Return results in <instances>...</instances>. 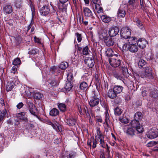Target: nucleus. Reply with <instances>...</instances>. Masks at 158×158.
I'll return each instance as SVG.
<instances>
[{
  "mask_svg": "<svg viewBox=\"0 0 158 158\" xmlns=\"http://www.w3.org/2000/svg\"><path fill=\"white\" fill-rule=\"evenodd\" d=\"M123 50L127 51L129 50L132 53L137 52L139 49L136 38L131 37L127 40V43H125L122 44Z\"/></svg>",
  "mask_w": 158,
  "mask_h": 158,
  "instance_id": "1",
  "label": "nucleus"
},
{
  "mask_svg": "<svg viewBox=\"0 0 158 158\" xmlns=\"http://www.w3.org/2000/svg\"><path fill=\"white\" fill-rule=\"evenodd\" d=\"M113 75L115 78L122 81L123 82L125 78H127L130 75L127 68L125 66L122 67L119 71H113Z\"/></svg>",
  "mask_w": 158,
  "mask_h": 158,
  "instance_id": "2",
  "label": "nucleus"
},
{
  "mask_svg": "<svg viewBox=\"0 0 158 158\" xmlns=\"http://www.w3.org/2000/svg\"><path fill=\"white\" fill-rule=\"evenodd\" d=\"M144 71L140 73V77L143 78L153 79V77L152 73V69L150 66H146L144 67Z\"/></svg>",
  "mask_w": 158,
  "mask_h": 158,
  "instance_id": "3",
  "label": "nucleus"
},
{
  "mask_svg": "<svg viewBox=\"0 0 158 158\" xmlns=\"http://www.w3.org/2000/svg\"><path fill=\"white\" fill-rule=\"evenodd\" d=\"M130 126L135 129L139 133H142L143 131V129L142 125L140 124L139 120H137L135 119L132 120L130 123Z\"/></svg>",
  "mask_w": 158,
  "mask_h": 158,
  "instance_id": "4",
  "label": "nucleus"
},
{
  "mask_svg": "<svg viewBox=\"0 0 158 158\" xmlns=\"http://www.w3.org/2000/svg\"><path fill=\"white\" fill-rule=\"evenodd\" d=\"M121 36L124 38L126 42L127 41V40L130 37L131 32L130 30L127 27H123L122 28L120 31Z\"/></svg>",
  "mask_w": 158,
  "mask_h": 158,
  "instance_id": "5",
  "label": "nucleus"
},
{
  "mask_svg": "<svg viewBox=\"0 0 158 158\" xmlns=\"http://www.w3.org/2000/svg\"><path fill=\"white\" fill-rule=\"evenodd\" d=\"M109 61L111 65L114 67H118L121 64V60L117 56L110 58Z\"/></svg>",
  "mask_w": 158,
  "mask_h": 158,
  "instance_id": "6",
  "label": "nucleus"
},
{
  "mask_svg": "<svg viewBox=\"0 0 158 158\" xmlns=\"http://www.w3.org/2000/svg\"><path fill=\"white\" fill-rule=\"evenodd\" d=\"M39 11L40 15L42 16H48L50 14L49 6H44L40 9Z\"/></svg>",
  "mask_w": 158,
  "mask_h": 158,
  "instance_id": "7",
  "label": "nucleus"
},
{
  "mask_svg": "<svg viewBox=\"0 0 158 158\" xmlns=\"http://www.w3.org/2000/svg\"><path fill=\"white\" fill-rule=\"evenodd\" d=\"M119 29L118 27L114 26L109 28L108 31V34L109 36L111 37L115 36L118 33Z\"/></svg>",
  "mask_w": 158,
  "mask_h": 158,
  "instance_id": "8",
  "label": "nucleus"
},
{
  "mask_svg": "<svg viewBox=\"0 0 158 158\" xmlns=\"http://www.w3.org/2000/svg\"><path fill=\"white\" fill-rule=\"evenodd\" d=\"M133 21L139 29L143 31L145 30L144 24L139 18L136 17L133 20Z\"/></svg>",
  "mask_w": 158,
  "mask_h": 158,
  "instance_id": "9",
  "label": "nucleus"
},
{
  "mask_svg": "<svg viewBox=\"0 0 158 158\" xmlns=\"http://www.w3.org/2000/svg\"><path fill=\"white\" fill-rule=\"evenodd\" d=\"M3 11L6 14H10L13 11V8L11 4H7L3 7Z\"/></svg>",
  "mask_w": 158,
  "mask_h": 158,
  "instance_id": "10",
  "label": "nucleus"
},
{
  "mask_svg": "<svg viewBox=\"0 0 158 158\" xmlns=\"http://www.w3.org/2000/svg\"><path fill=\"white\" fill-rule=\"evenodd\" d=\"M147 137L149 139H153L158 136V131L154 129H151L147 135Z\"/></svg>",
  "mask_w": 158,
  "mask_h": 158,
  "instance_id": "11",
  "label": "nucleus"
},
{
  "mask_svg": "<svg viewBox=\"0 0 158 158\" xmlns=\"http://www.w3.org/2000/svg\"><path fill=\"white\" fill-rule=\"evenodd\" d=\"M85 62L90 68H92L95 64V62L93 57H87L85 60Z\"/></svg>",
  "mask_w": 158,
  "mask_h": 158,
  "instance_id": "12",
  "label": "nucleus"
},
{
  "mask_svg": "<svg viewBox=\"0 0 158 158\" xmlns=\"http://www.w3.org/2000/svg\"><path fill=\"white\" fill-rule=\"evenodd\" d=\"M83 12L85 17H90L92 19L94 18L93 14L92 11L89 8L86 7L83 8Z\"/></svg>",
  "mask_w": 158,
  "mask_h": 158,
  "instance_id": "13",
  "label": "nucleus"
},
{
  "mask_svg": "<svg viewBox=\"0 0 158 158\" xmlns=\"http://www.w3.org/2000/svg\"><path fill=\"white\" fill-rule=\"evenodd\" d=\"M99 102V99L98 98H90L89 105L91 107H93L97 106Z\"/></svg>",
  "mask_w": 158,
  "mask_h": 158,
  "instance_id": "14",
  "label": "nucleus"
},
{
  "mask_svg": "<svg viewBox=\"0 0 158 158\" xmlns=\"http://www.w3.org/2000/svg\"><path fill=\"white\" fill-rule=\"evenodd\" d=\"M148 42L144 39H139L137 44L138 46L141 48H143L146 47Z\"/></svg>",
  "mask_w": 158,
  "mask_h": 158,
  "instance_id": "15",
  "label": "nucleus"
},
{
  "mask_svg": "<svg viewBox=\"0 0 158 158\" xmlns=\"http://www.w3.org/2000/svg\"><path fill=\"white\" fill-rule=\"evenodd\" d=\"M104 42L107 46H112L114 45V42L111 37L107 36L104 40Z\"/></svg>",
  "mask_w": 158,
  "mask_h": 158,
  "instance_id": "16",
  "label": "nucleus"
},
{
  "mask_svg": "<svg viewBox=\"0 0 158 158\" xmlns=\"http://www.w3.org/2000/svg\"><path fill=\"white\" fill-rule=\"evenodd\" d=\"M135 129H134L132 126H128L127 128L126 131V133L127 135L132 136L135 135Z\"/></svg>",
  "mask_w": 158,
  "mask_h": 158,
  "instance_id": "17",
  "label": "nucleus"
},
{
  "mask_svg": "<svg viewBox=\"0 0 158 158\" xmlns=\"http://www.w3.org/2000/svg\"><path fill=\"white\" fill-rule=\"evenodd\" d=\"M117 94L114 92L112 89H109L107 93V96L111 99H114L117 97Z\"/></svg>",
  "mask_w": 158,
  "mask_h": 158,
  "instance_id": "18",
  "label": "nucleus"
},
{
  "mask_svg": "<svg viewBox=\"0 0 158 158\" xmlns=\"http://www.w3.org/2000/svg\"><path fill=\"white\" fill-rule=\"evenodd\" d=\"M123 88V87L121 86L115 85L114 86L112 89L118 94L122 92Z\"/></svg>",
  "mask_w": 158,
  "mask_h": 158,
  "instance_id": "19",
  "label": "nucleus"
},
{
  "mask_svg": "<svg viewBox=\"0 0 158 158\" xmlns=\"http://www.w3.org/2000/svg\"><path fill=\"white\" fill-rule=\"evenodd\" d=\"M76 123V119L73 118H70L67 120L66 123L69 126H73L75 125Z\"/></svg>",
  "mask_w": 158,
  "mask_h": 158,
  "instance_id": "20",
  "label": "nucleus"
},
{
  "mask_svg": "<svg viewBox=\"0 0 158 158\" xmlns=\"http://www.w3.org/2000/svg\"><path fill=\"white\" fill-rule=\"evenodd\" d=\"M26 114V113L24 112H21L18 114V117L19 118L22 120H23L25 122H27L28 119L27 117H25V115Z\"/></svg>",
  "mask_w": 158,
  "mask_h": 158,
  "instance_id": "21",
  "label": "nucleus"
},
{
  "mask_svg": "<svg viewBox=\"0 0 158 158\" xmlns=\"http://www.w3.org/2000/svg\"><path fill=\"white\" fill-rule=\"evenodd\" d=\"M126 15L125 10L123 9L119 8L117 13L118 16L119 18H124Z\"/></svg>",
  "mask_w": 158,
  "mask_h": 158,
  "instance_id": "22",
  "label": "nucleus"
},
{
  "mask_svg": "<svg viewBox=\"0 0 158 158\" xmlns=\"http://www.w3.org/2000/svg\"><path fill=\"white\" fill-rule=\"evenodd\" d=\"M150 95L154 99L158 97V91L154 89H152L150 91Z\"/></svg>",
  "mask_w": 158,
  "mask_h": 158,
  "instance_id": "23",
  "label": "nucleus"
},
{
  "mask_svg": "<svg viewBox=\"0 0 158 158\" xmlns=\"http://www.w3.org/2000/svg\"><path fill=\"white\" fill-rule=\"evenodd\" d=\"M101 19L104 23H107L110 22L111 20V18L105 15H102L101 16Z\"/></svg>",
  "mask_w": 158,
  "mask_h": 158,
  "instance_id": "24",
  "label": "nucleus"
},
{
  "mask_svg": "<svg viewBox=\"0 0 158 158\" xmlns=\"http://www.w3.org/2000/svg\"><path fill=\"white\" fill-rule=\"evenodd\" d=\"M100 97V94L98 90H93L91 93L90 98H99Z\"/></svg>",
  "mask_w": 158,
  "mask_h": 158,
  "instance_id": "25",
  "label": "nucleus"
},
{
  "mask_svg": "<svg viewBox=\"0 0 158 158\" xmlns=\"http://www.w3.org/2000/svg\"><path fill=\"white\" fill-rule=\"evenodd\" d=\"M105 121L104 123V124H106L107 127H109L108 123L110 122L109 118L110 116H109V113L107 110H106L105 113Z\"/></svg>",
  "mask_w": 158,
  "mask_h": 158,
  "instance_id": "26",
  "label": "nucleus"
},
{
  "mask_svg": "<svg viewBox=\"0 0 158 158\" xmlns=\"http://www.w3.org/2000/svg\"><path fill=\"white\" fill-rule=\"evenodd\" d=\"M14 85L13 82H8L6 85V90L7 91H11L14 88Z\"/></svg>",
  "mask_w": 158,
  "mask_h": 158,
  "instance_id": "27",
  "label": "nucleus"
},
{
  "mask_svg": "<svg viewBox=\"0 0 158 158\" xmlns=\"http://www.w3.org/2000/svg\"><path fill=\"white\" fill-rule=\"evenodd\" d=\"M59 114V110L56 108H53L50 111L49 114L52 116H56Z\"/></svg>",
  "mask_w": 158,
  "mask_h": 158,
  "instance_id": "28",
  "label": "nucleus"
},
{
  "mask_svg": "<svg viewBox=\"0 0 158 158\" xmlns=\"http://www.w3.org/2000/svg\"><path fill=\"white\" fill-rule=\"evenodd\" d=\"M22 0H15L14 3L17 8H20L22 6Z\"/></svg>",
  "mask_w": 158,
  "mask_h": 158,
  "instance_id": "29",
  "label": "nucleus"
},
{
  "mask_svg": "<svg viewBox=\"0 0 158 158\" xmlns=\"http://www.w3.org/2000/svg\"><path fill=\"white\" fill-rule=\"evenodd\" d=\"M143 115L141 113L138 112L135 114L134 118L140 121Z\"/></svg>",
  "mask_w": 158,
  "mask_h": 158,
  "instance_id": "30",
  "label": "nucleus"
},
{
  "mask_svg": "<svg viewBox=\"0 0 158 158\" xmlns=\"http://www.w3.org/2000/svg\"><path fill=\"white\" fill-rule=\"evenodd\" d=\"M88 88V84L85 82H83L81 83L80 85V88L81 90H84Z\"/></svg>",
  "mask_w": 158,
  "mask_h": 158,
  "instance_id": "31",
  "label": "nucleus"
},
{
  "mask_svg": "<svg viewBox=\"0 0 158 158\" xmlns=\"http://www.w3.org/2000/svg\"><path fill=\"white\" fill-rule=\"evenodd\" d=\"M58 107L59 109L62 112H64L66 110V106L64 103H60L59 104Z\"/></svg>",
  "mask_w": 158,
  "mask_h": 158,
  "instance_id": "32",
  "label": "nucleus"
},
{
  "mask_svg": "<svg viewBox=\"0 0 158 158\" xmlns=\"http://www.w3.org/2000/svg\"><path fill=\"white\" fill-rule=\"evenodd\" d=\"M100 4L101 3H98L97 5H96L94 6V8L98 13H100L103 12V9L100 6Z\"/></svg>",
  "mask_w": 158,
  "mask_h": 158,
  "instance_id": "33",
  "label": "nucleus"
},
{
  "mask_svg": "<svg viewBox=\"0 0 158 158\" xmlns=\"http://www.w3.org/2000/svg\"><path fill=\"white\" fill-rule=\"evenodd\" d=\"M104 138L103 136L98 137V138L100 139V145L103 148H105V142Z\"/></svg>",
  "mask_w": 158,
  "mask_h": 158,
  "instance_id": "34",
  "label": "nucleus"
},
{
  "mask_svg": "<svg viewBox=\"0 0 158 158\" xmlns=\"http://www.w3.org/2000/svg\"><path fill=\"white\" fill-rule=\"evenodd\" d=\"M146 62L143 60L140 59L138 62V65L139 68H142L143 67V66H145L146 64Z\"/></svg>",
  "mask_w": 158,
  "mask_h": 158,
  "instance_id": "35",
  "label": "nucleus"
},
{
  "mask_svg": "<svg viewBox=\"0 0 158 158\" xmlns=\"http://www.w3.org/2000/svg\"><path fill=\"white\" fill-rule=\"evenodd\" d=\"M6 113V109L2 111H0V122L2 121L5 117V115Z\"/></svg>",
  "mask_w": 158,
  "mask_h": 158,
  "instance_id": "36",
  "label": "nucleus"
},
{
  "mask_svg": "<svg viewBox=\"0 0 158 158\" xmlns=\"http://www.w3.org/2000/svg\"><path fill=\"white\" fill-rule=\"evenodd\" d=\"M114 112L115 115L118 116L121 114L122 111L119 107H117L114 109Z\"/></svg>",
  "mask_w": 158,
  "mask_h": 158,
  "instance_id": "37",
  "label": "nucleus"
},
{
  "mask_svg": "<svg viewBox=\"0 0 158 158\" xmlns=\"http://www.w3.org/2000/svg\"><path fill=\"white\" fill-rule=\"evenodd\" d=\"M68 66V64L66 62H63L60 64L59 67L61 69H65Z\"/></svg>",
  "mask_w": 158,
  "mask_h": 158,
  "instance_id": "38",
  "label": "nucleus"
},
{
  "mask_svg": "<svg viewBox=\"0 0 158 158\" xmlns=\"http://www.w3.org/2000/svg\"><path fill=\"white\" fill-rule=\"evenodd\" d=\"M31 89H26L25 91V94L28 98H31V94L32 93L31 90Z\"/></svg>",
  "mask_w": 158,
  "mask_h": 158,
  "instance_id": "39",
  "label": "nucleus"
},
{
  "mask_svg": "<svg viewBox=\"0 0 158 158\" xmlns=\"http://www.w3.org/2000/svg\"><path fill=\"white\" fill-rule=\"evenodd\" d=\"M73 86L71 82H68L66 83L65 88L68 91H69L71 89Z\"/></svg>",
  "mask_w": 158,
  "mask_h": 158,
  "instance_id": "40",
  "label": "nucleus"
},
{
  "mask_svg": "<svg viewBox=\"0 0 158 158\" xmlns=\"http://www.w3.org/2000/svg\"><path fill=\"white\" fill-rule=\"evenodd\" d=\"M89 48L88 46H86L83 49L82 53L84 55H87L89 54Z\"/></svg>",
  "mask_w": 158,
  "mask_h": 158,
  "instance_id": "41",
  "label": "nucleus"
},
{
  "mask_svg": "<svg viewBox=\"0 0 158 158\" xmlns=\"http://www.w3.org/2000/svg\"><path fill=\"white\" fill-rule=\"evenodd\" d=\"M113 51L111 48H108L106 52V54L108 57L113 56Z\"/></svg>",
  "mask_w": 158,
  "mask_h": 158,
  "instance_id": "42",
  "label": "nucleus"
},
{
  "mask_svg": "<svg viewBox=\"0 0 158 158\" xmlns=\"http://www.w3.org/2000/svg\"><path fill=\"white\" fill-rule=\"evenodd\" d=\"M21 63V61L20 59L18 58H16L14 60L13 62V64L15 66H17L18 65L20 64Z\"/></svg>",
  "mask_w": 158,
  "mask_h": 158,
  "instance_id": "43",
  "label": "nucleus"
},
{
  "mask_svg": "<svg viewBox=\"0 0 158 158\" xmlns=\"http://www.w3.org/2000/svg\"><path fill=\"white\" fill-rule=\"evenodd\" d=\"M43 96V94L39 92H36L34 94V97L37 99H40Z\"/></svg>",
  "mask_w": 158,
  "mask_h": 158,
  "instance_id": "44",
  "label": "nucleus"
},
{
  "mask_svg": "<svg viewBox=\"0 0 158 158\" xmlns=\"http://www.w3.org/2000/svg\"><path fill=\"white\" fill-rule=\"evenodd\" d=\"M157 142H158V140L157 141H151L147 144V146L148 147H152L157 144H158Z\"/></svg>",
  "mask_w": 158,
  "mask_h": 158,
  "instance_id": "45",
  "label": "nucleus"
},
{
  "mask_svg": "<svg viewBox=\"0 0 158 158\" xmlns=\"http://www.w3.org/2000/svg\"><path fill=\"white\" fill-rule=\"evenodd\" d=\"M75 35L77 36V39L78 42H81L82 38L81 35L79 33L77 32L75 33Z\"/></svg>",
  "mask_w": 158,
  "mask_h": 158,
  "instance_id": "46",
  "label": "nucleus"
},
{
  "mask_svg": "<svg viewBox=\"0 0 158 158\" xmlns=\"http://www.w3.org/2000/svg\"><path fill=\"white\" fill-rule=\"evenodd\" d=\"M29 110L31 114L34 116L36 115V114H37V109L36 108H33V109Z\"/></svg>",
  "mask_w": 158,
  "mask_h": 158,
  "instance_id": "47",
  "label": "nucleus"
},
{
  "mask_svg": "<svg viewBox=\"0 0 158 158\" xmlns=\"http://www.w3.org/2000/svg\"><path fill=\"white\" fill-rule=\"evenodd\" d=\"M37 50L34 48H31L29 49L28 54L30 55H35L37 53Z\"/></svg>",
  "mask_w": 158,
  "mask_h": 158,
  "instance_id": "48",
  "label": "nucleus"
},
{
  "mask_svg": "<svg viewBox=\"0 0 158 158\" xmlns=\"http://www.w3.org/2000/svg\"><path fill=\"white\" fill-rule=\"evenodd\" d=\"M106 33L105 32L102 33L99 35V38L101 40H104V41L106 38H107V36Z\"/></svg>",
  "mask_w": 158,
  "mask_h": 158,
  "instance_id": "49",
  "label": "nucleus"
},
{
  "mask_svg": "<svg viewBox=\"0 0 158 158\" xmlns=\"http://www.w3.org/2000/svg\"><path fill=\"white\" fill-rule=\"evenodd\" d=\"M91 139L93 141V144L92 145V147L94 148L96 147L97 146V141L96 140V139H94V137L93 136L91 137Z\"/></svg>",
  "mask_w": 158,
  "mask_h": 158,
  "instance_id": "50",
  "label": "nucleus"
},
{
  "mask_svg": "<svg viewBox=\"0 0 158 158\" xmlns=\"http://www.w3.org/2000/svg\"><path fill=\"white\" fill-rule=\"evenodd\" d=\"M119 121L122 123H127L128 122V120L127 118L120 117L119 118Z\"/></svg>",
  "mask_w": 158,
  "mask_h": 158,
  "instance_id": "51",
  "label": "nucleus"
},
{
  "mask_svg": "<svg viewBox=\"0 0 158 158\" xmlns=\"http://www.w3.org/2000/svg\"><path fill=\"white\" fill-rule=\"evenodd\" d=\"M28 105L29 107V110L32 109H33V108H36L35 105L32 102H29L28 103Z\"/></svg>",
  "mask_w": 158,
  "mask_h": 158,
  "instance_id": "52",
  "label": "nucleus"
},
{
  "mask_svg": "<svg viewBox=\"0 0 158 158\" xmlns=\"http://www.w3.org/2000/svg\"><path fill=\"white\" fill-rule=\"evenodd\" d=\"M97 135L98 136V137L103 136L100 131V128L99 127L97 128Z\"/></svg>",
  "mask_w": 158,
  "mask_h": 158,
  "instance_id": "53",
  "label": "nucleus"
},
{
  "mask_svg": "<svg viewBox=\"0 0 158 158\" xmlns=\"http://www.w3.org/2000/svg\"><path fill=\"white\" fill-rule=\"evenodd\" d=\"M34 23V21H33V18H32L31 19V21L30 23V24L27 27V31L28 32L30 30V29L32 27V25Z\"/></svg>",
  "mask_w": 158,
  "mask_h": 158,
  "instance_id": "54",
  "label": "nucleus"
},
{
  "mask_svg": "<svg viewBox=\"0 0 158 158\" xmlns=\"http://www.w3.org/2000/svg\"><path fill=\"white\" fill-rule=\"evenodd\" d=\"M18 68V66H17L14 65L12 68L11 72L12 73H15L17 71V70Z\"/></svg>",
  "mask_w": 158,
  "mask_h": 158,
  "instance_id": "55",
  "label": "nucleus"
},
{
  "mask_svg": "<svg viewBox=\"0 0 158 158\" xmlns=\"http://www.w3.org/2000/svg\"><path fill=\"white\" fill-rule=\"evenodd\" d=\"M34 41L35 43H37L39 44H41V43L40 41V39L39 38H37L36 36L34 37Z\"/></svg>",
  "mask_w": 158,
  "mask_h": 158,
  "instance_id": "56",
  "label": "nucleus"
},
{
  "mask_svg": "<svg viewBox=\"0 0 158 158\" xmlns=\"http://www.w3.org/2000/svg\"><path fill=\"white\" fill-rule=\"evenodd\" d=\"M140 4L141 8L144 9L145 8V4L144 0H140Z\"/></svg>",
  "mask_w": 158,
  "mask_h": 158,
  "instance_id": "57",
  "label": "nucleus"
},
{
  "mask_svg": "<svg viewBox=\"0 0 158 158\" xmlns=\"http://www.w3.org/2000/svg\"><path fill=\"white\" fill-rule=\"evenodd\" d=\"M73 78V74L71 73H69L67 76V79L69 81H71Z\"/></svg>",
  "mask_w": 158,
  "mask_h": 158,
  "instance_id": "58",
  "label": "nucleus"
},
{
  "mask_svg": "<svg viewBox=\"0 0 158 158\" xmlns=\"http://www.w3.org/2000/svg\"><path fill=\"white\" fill-rule=\"evenodd\" d=\"M50 84L52 86H55L57 84L56 81L55 80H52L50 82Z\"/></svg>",
  "mask_w": 158,
  "mask_h": 158,
  "instance_id": "59",
  "label": "nucleus"
},
{
  "mask_svg": "<svg viewBox=\"0 0 158 158\" xmlns=\"http://www.w3.org/2000/svg\"><path fill=\"white\" fill-rule=\"evenodd\" d=\"M26 126L27 127L29 128H33L34 127V125L31 123H28Z\"/></svg>",
  "mask_w": 158,
  "mask_h": 158,
  "instance_id": "60",
  "label": "nucleus"
},
{
  "mask_svg": "<svg viewBox=\"0 0 158 158\" xmlns=\"http://www.w3.org/2000/svg\"><path fill=\"white\" fill-rule=\"evenodd\" d=\"M23 106V104L22 102H20L18 103L16 106L18 109H20Z\"/></svg>",
  "mask_w": 158,
  "mask_h": 158,
  "instance_id": "61",
  "label": "nucleus"
},
{
  "mask_svg": "<svg viewBox=\"0 0 158 158\" xmlns=\"http://www.w3.org/2000/svg\"><path fill=\"white\" fill-rule=\"evenodd\" d=\"M135 0H129L128 3L129 5L133 6V4L135 2Z\"/></svg>",
  "mask_w": 158,
  "mask_h": 158,
  "instance_id": "62",
  "label": "nucleus"
},
{
  "mask_svg": "<svg viewBox=\"0 0 158 158\" xmlns=\"http://www.w3.org/2000/svg\"><path fill=\"white\" fill-rule=\"evenodd\" d=\"M148 92L146 90L142 91V94L143 96L144 97L146 96L148 94Z\"/></svg>",
  "mask_w": 158,
  "mask_h": 158,
  "instance_id": "63",
  "label": "nucleus"
},
{
  "mask_svg": "<svg viewBox=\"0 0 158 158\" xmlns=\"http://www.w3.org/2000/svg\"><path fill=\"white\" fill-rule=\"evenodd\" d=\"M73 3L75 7H77L78 3V0H72Z\"/></svg>",
  "mask_w": 158,
  "mask_h": 158,
  "instance_id": "64",
  "label": "nucleus"
}]
</instances>
